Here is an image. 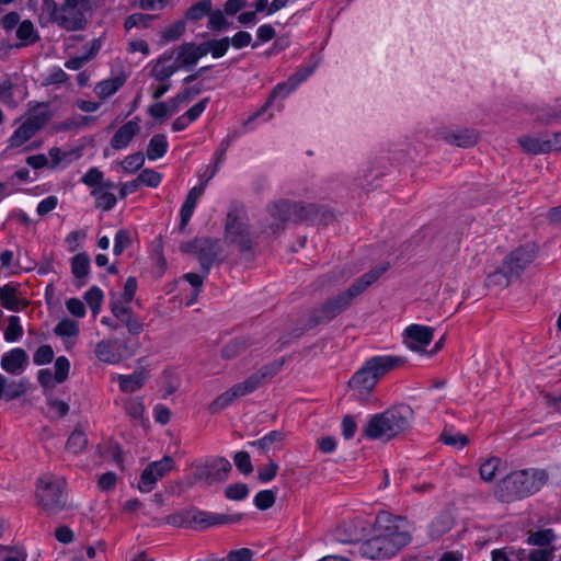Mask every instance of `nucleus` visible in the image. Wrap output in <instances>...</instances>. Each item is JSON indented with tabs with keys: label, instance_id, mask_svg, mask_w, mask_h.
<instances>
[{
	"label": "nucleus",
	"instance_id": "1",
	"mask_svg": "<svg viewBox=\"0 0 561 561\" xmlns=\"http://www.w3.org/2000/svg\"><path fill=\"white\" fill-rule=\"evenodd\" d=\"M388 264L377 266L357 278L345 291L325 300L319 308L311 311L308 320L310 328L328 323L350 308L352 301L362 295L386 271Z\"/></svg>",
	"mask_w": 561,
	"mask_h": 561
},
{
	"label": "nucleus",
	"instance_id": "2",
	"mask_svg": "<svg viewBox=\"0 0 561 561\" xmlns=\"http://www.w3.org/2000/svg\"><path fill=\"white\" fill-rule=\"evenodd\" d=\"M548 478L543 469L514 471L497 483L495 492L500 501L510 503L538 492L548 482Z\"/></svg>",
	"mask_w": 561,
	"mask_h": 561
},
{
	"label": "nucleus",
	"instance_id": "3",
	"mask_svg": "<svg viewBox=\"0 0 561 561\" xmlns=\"http://www.w3.org/2000/svg\"><path fill=\"white\" fill-rule=\"evenodd\" d=\"M412 416L413 410L410 407H392L369 419L364 428L365 436L388 442L409 428Z\"/></svg>",
	"mask_w": 561,
	"mask_h": 561
},
{
	"label": "nucleus",
	"instance_id": "4",
	"mask_svg": "<svg viewBox=\"0 0 561 561\" xmlns=\"http://www.w3.org/2000/svg\"><path fill=\"white\" fill-rule=\"evenodd\" d=\"M284 358L276 359L262 366L241 382L233 385L227 391L219 394L208 407L211 414H216L229 407L234 400L254 392L262 383L272 379L282 369Z\"/></svg>",
	"mask_w": 561,
	"mask_h": 561
},
{
	"label": "nucleus",
	"instance_id": "5",
	"mask_svg": "<svg viewBox=\"0 0 561 561\" xmlns=\"http://www.w3.org/2000/svg\"><path fill=\"white\" fill-rule=\"evenodd\" d=\"M266 228L273 233L282 232L288 222H301L313 219L319 214V207L291 201H279L267 207Z\"/></svg>",
	"mask_w": 561,
	"mask_h": 561
},
{
	"label": "nucleus",
	"instance_id": "6",
	"mask_svg": "<svg viewBox=\"0 0 561 561\" xmlns=\"http://www.w3.org/2000/svg\"><path fill=\"white\" fill-rule=\"evenodd\" d=\"M91 12L69 2L62 1L58 7L54 0H44L41 20L45 16L47 22H54L68 32L82 31L88 25L87 15Z\"/></svg>",
	"mask_w": 561,
	"mask_h": 561
},
{
	"label": "nucleus",
	"instance_id": "7",
	"mask_svg": "<svg viewBox=\"0 0 561 561\" xmlns=\"http://www.w3.org/2000/svg\"><path fill=\"white\" fill-rule=\"evenodd\" d=\"M373 531L382 533L399 552L412 541L414 526L404 516L382 511L375 518Z\"/></svg>",
	"mask_w": 561,
	"mask_h": 561
},
{
	"label": "nucleus",
	"instance_id": "8",
	"mask_svg": "<svg viewBox=\"0 0 561 561\" xmlns=\"http://www.w3.org/2000/svg\"><path fill=\"white\" fill-rule=\"evenodd\" d=\"M66 480L51 473L43 474L36 486L38 505L47 514H56L66 507Z\"/></svg>",
	"mask_w": 561,
	"mask_h": 561
},
{
	"label": "nucleus",
	"instance_id": "9",
	"mask_svg": "<svg viewBox=\"0 0 561 561\" xmlns=\"http://www.w3.org/2000/svg\"><path fill=\"white\" fill-rule=\"evenodd\" d=\"M225 241L236 245L240 252H250L253 241L250 233L249 219L242 208H232L225 225Z\"/></svg>",
	"mask_w": 561,
	"mask_h": 561
},
{
	"label": "nucleus",
	"instance_id": "10",
	"mask_svg": "<svg viewBox=\"0 0 561 561\" xmlns=\"http://www.w3.org/2000/svg\"><path fill=\"white\" fill-rule=\"evenodd\" d=\"M180 250L186 254H193L198 260L205 275H207L221 253L219 239L208 237L195 238L192 241L183 242Z\"/></svg>",
	"mask_w": 561,
	"mask_h": 561
},
{
	"label": "nucleus",
	"instance_id": "11",
	"mask_svg": "<svg viewBox=\"0 0 561 561\" xmlns=\"http://www.w3.org/2000/svg\"><path fill=\"white\" fill-rule=\"evenodd\" d=\"M539 247L534 242H528L516 247L510 251L503 259L502 264L508 275L515 279H520L524 272L537 259Z\"/></svg>",
	"mask_w": 561,
	"mask_h": 561
},
{
	"label": "nucleus",
	"instance_id": "12",
	"mask_svg": "<svg viewBox=\"0 0 561 561\" xmlns=\"http://www.w3.org/2000/svg\"><path fill=\"white\" fill-rule=\"evenodd\" d=\"M174 468V460L170 456H164L158 461L150 462L141 472L138 489L142 493L151 492L157 482L164 478Z\"/></svg>",
	"mask_w": 561,
	"mask_h": 561
},
{
	"label": "nucleus",
	"instance_id": "13",
	"mask_svg": "<svg viewBox=\"0 0 561 561\" xmlns=\"http://www.w3.org/2000/svg\"><path fill=\"white\" fill-rule=\"evenodd\" d=\"M359 553L368 559H387L398 553L392 546L391 540L378 531H373V536L359 545Z\"/></svg>",
	"mask_w": 561,
	"mask_h": 561
},
{
	"label": "nucleus",
	"instance_id": "14",
	"mask_svg": "<svg viewBox=\"0 0 561 561\" xmlns=\"http://www.w3.org/2000/svg\"><path fill=\"white\" fill-rule=\"evenodd\" d=\"M436 136L445 142L459 147L471 148L479 141V133L472 128H450L439 127L435 131Z\"/></svg>",
	"mask_w": 561,
	"mask_h": 561
},
{
	"label": "nucleus",
	"instance_id": "15",
	"mask_svg": "<svg viewBox=\"0 0 561 561\" xmlns=\"http://www.w3.org/2000/svg\"><path fill=\"white\" fill-rule=\"evenodd\" d=\"M434 336V329L421 324H411L402 333L403 343L413 352L423 353L431 344Z\"/></svg>",
	"mask_w": 561,
	"mask_h": 561
},
{
	"label": "nucleus",
	"instance_id": "16",
	"mask_svg": "<svg viewBox=\"0 0 561 561\" xmlns=\"http://www.w3.org/2000/svg\"><path fill=\"white\" fill-rule=\"evenodd\" d=\"M375 378L379 381L387 374L405 365L407 359L397 355H376L364 362Z\"/></svg>",
	"mask_w": 561,
	"mask_h": 561
},
{
	"label": "nucleus",
	"instance_id": "17",
	"mask_svg": "<svg viewBox=\"0 0 561 561\" xmlns=\"http://www.w3.org/2000/svg\"><path fill=\"white\" fill-rule=\"evenodd\" d=\"M375 378L379 381L387 374L405 365L407 359L397 355H376L364 362Z\"/></svg>",
	"mask_w": 561,
	"mask_h": 561
},
{
	"label": "nucleus",
	"instance_id": "18",
	"mask_svg": "<svg viewBox=\"0 0 561 561\" xmlns=\"http://www.w3.org/2000/svg\"><path fill=\"white\" fill-rule=\"evenodd\" d=\"M377 383L378 380L365 363H363L347 382L348 387L360 396L370 394Z\"/></svg>",
	"mask_w": 561,
	"mask_h": 561
},
{
	"label": "nucleus",
	"instance_id": "19",
	"mask_svg": "<svg viewBox=\"0 0 561 561\" xmlns=\"http://www.w3.org/2000/svg\"><path fill=\"white\" fill-rule=\"evenodd\" d=\"M0 365L8 374L20 375L28 365V355L23 348H13L3 354Z\"/></svg>",
	"mask_w": 561,
	"mask_h": 561
},
{
	"label": "nucleus",
	"instance_id": "20",
	"mask_svg": "<svg viewBox=\"0 0 561 561\" xmlns=\"http://www.w3.org/2000/svg\"><path fill=\"white\" fill-rule=\"evenodd\" d=\"M206 182L207 181L202 183L199 186H195V187L191 188V191L188 192V194L185 198L184 204L182 205L181 213H180L181 222L179 226V230L182 233L185 232V227L188 224V221L193 215L197 199L203 195V193L205 191Z\"/></svg>",
	"mask_w": 561,
	"mask_h": 561
},
{
	"label": "nucleus",
	"instance_id": "21",
	"mask_svg": "<svg viewBox=\"0 0 561 561\" xmlns=\"http://www.w3.org/2000/svg\"><path fill=\"white\" fill-rule=\"evenodd\" d=\"M139 130L140 126L137 121H129L125 123L112 137L111 146L116 150L124 149L139 133Z\"/></svg>",
	"mask_w": 561,
	"mask_h": 561
},
{
	"label": "nucleus",
	"instance_id": "22",
	"mask_svg": "<svg viewBox=\"0 0 561 561\" xmlns=\"http://www.w3.org/2000/svg\"><path fill=\"white\" fill-rule=\"evenodd\" d=\"M172 58L173 53H164L152 66L150 73L157 81L168 82L169 78L179 70V66L169 64Z\"/></svg>",
	"mask_w": 561,
	"mask_h": 561
},
{
	"label": "nucleus",
	"instance_id": "23",
	"mask_svg": "<svg viewBox=\"0 0 561 561\" xmlns=\"http://www.w3.org/2000/svg\"><path fill=\"white\" fill-rule=\"evenodd\" d=\"M173 55L175 54V65L180 68H191L197 64L198 56L194 50V43H185L180 45L176 49H174Z\"/></svg>",
	"mask_w": 561,
	"mask_h": 561
},
{
	"label": "nucleus",
	"instance_id": "24",
	"mask_svg": "<svg viewBox=\"0 0 561 561\" xmlns=\"http://www.w3.org/2000/svg\"><path fill=\"white\" fill-rule=\"evenodd\" d=\"M517 141L526 153L534 156L550 153V146L547 144V139L525 135L519 137Z\"/></svg>",
	"mask_w": 561,
	"mask_h": 561
},
{
	"label": "nucleus",
	"instance_id": "25",
	"mask_svg": "<svg viewBox=\"0 0 561 561\" xmlns=\"http://www.w3.org/2000/svg\"><path fill=\"white\" fill-rule=\"evenodd\" d=\"M124 83V77L110 78L99 82L94 88V92L100 99L104 100L116 93Z\"/></svg>",
	"mask_w": 561,
	"mask_h": 561
},
{
	"label": "nucleus",
	"instance_id": "26",
	"mask_svg": "<svg viewBox=\"0 0 561 561\" xmlns=\"http://www.w3.org/2000/svg\"><path fill=\"white\" fill-rule=\"evenodd\" d=\"M515 278L508 275L506 268L502 265L500 268L490 273L485 278V286L490 288H507Z\"/></svg>",
	"mask_w": 561,
	"mask_h": 561
},
{
	"label": "nucleus",
	"instance_id": "27",
	"mask_svg": "<svg viewBox=\"0 0 561 561\" xmlns=\"http://www.w3.org/2000/svg\"><path fill=\"white\" fill-rule=\"evenodd\" d=\"M145 375L142 373H134L131 375H119V389L126 393H133L145 385Z\"/></svg>",
	"mask_w": 561,
	"mask_h": 561
},
{
	"label": "nucleus",
	"instance_id": "28",
	"mask_svg": "<svg viewBox=\"0 0 561 561\" xmlns=\"http://www.w3.org/2000/svg\"><path fill=\"white\" fill-rule=\"evenodd\" d=\"M96 357L107 364H116L121 362V354L113 347L108 341H101L95 346Z\"/></svg>",
	"mask_w": 561,
	"mask_h": 561
},
{
	"label": "nucleus",
	"instance_id": "29",
	"mask_svg": "<svg viewBox=\"0 0 561 561\" xmlns=\"http://www.w3.org/2000/svg\"><path fill=\"white\" fill-rule=\"evenodd\" d=\"M249 346L250 344L247 340L234 339L221 348L220 355L224 359L230 360L243 354Z\"/></svg>",
	"mask_w": 561,
	"mask_h": 561
},
{
	"label": "nucleus",
	"instance_id": "30",
	"mask_svg": "<svg viewBox=\"0 0 561 561\" xmlns=\"http://www.w3.org/2000/svg\"><path fill=\"white\" fill-rule=\"evenodd\" d=\"M49 118L50 116L48 111L44 106L38 105L27 113L24 122H26L37 133L47 124Z\"/></svg>",
	"mask_w": 561,
	"mask_h": 561
},
{
	"label": "nucleus",
	"instance_id": "31",
	"mask_svg": "<svg viewBox=\"0 0 561 561\" xmlns=\"http://www.w3.org/2000/svg\"><path fill=\"white\" fill-rule=\"evenodd\" d=\"M168 149V141L164 135H154L147 147L146 154L149 160H156L165 154Z\"/></svg>",
	"mask_w": 561,
	"mask_h": 561
},
{
	"label": "nucleus",
	"instance_id": "32",
	"mask_svg": "<svg viewBox=\"0 0 561 561\" xmlns=\"http://www.w3.org/2000/svg\"><path fill=\"white\" fill-rule=\"evenodd\" d=\"M36 134L35 129L32 128L26 122H23L19 128L12 134L9 139L10 148H18L30 140Z\"/></svg>",
	"mask_w": 561,
	"mask_h": 561
},
{
	"label": "nucleus",
	"instance_id": "33",
	"mask_svg": "<svg viewBox=\"0 0 561 561\" xmlns=\"http://www.w3.org/2000/svg\"><path fill=\"white\" fill-rule=\"evenodd\" d=\"M242 514L234 515H207L205 513H198L195 516V520L205 524L206 526L217 524H231L241 520Z\"/></svg>",
	"mask_w": 561,
	"mask_h": 561
},
{
	"label": "nucleus",
	"instance_id": "34",
	"mask_svg": "<svg viewBox=\"0 0 561 561\" xmlns=\"http://www.w3.org/2000/svg\"><path fill=\"white\" fill-rule=\"evenodd\" d=\"M16 37L21 41L22 45L34 44L39 38L30 20H24L19 24L16 28Z\"/></svg>",
	"mask_w": 561,
	"mask_h": 561
},
{
	"label": "nucleus",
	"instance_id": "35",
	"mask_svg": "<svg viewBox=\"0 0 561 561\" xmlns=\"http://www.w3.org/2000/svg\"><path fill=\"white\" fill-rule=\"evenodd\" d=\"M0 302L5 309L19 311L20 300L16 297V288L11 285L0 287Z\"/></svg>",
	"mask_w": 561,
	"mask_h": 561
},
{
	"label": "nucleus",
	"instance_id": "36",
	"mask_svg": "<svg viewBox=\"0 0 561 561\" xmlns=\"http://www.w3.org/2000/svg\"><path fill=\"white\" fill-rule=\"evenodd\" d=\"M453 520L448 514L438 515L430 525L432 538H439L450 530Z\"/></svg>",
	"mask_w": 561,
	"mask_h": 561
},
{
	"label": "nucleus",
	"instance_id": "37",
	"mask_svg": "<svg viewBox=\"0 0 561 561\" xmlns=\"http://www.w3.org/2000/svg\"><path fill=\"white\" fill-rule=\"evenodd\" d=\"M501 459L499 457L488 458L479 468V474L484 482H492L499 471Z\"/></svg>",
	"mask_w": 561,
	"mask_h": 561
},
{
	"label": "nucleus",
	"instance_id": "38",
	"mask_svg": "<svg viewBox=\"0 0 561 561\" xmlns=\"http://www.w3.org/2000/svg\"><path fill=\"white\" fill-rule=\"evenodd\" d=\"M194 481L204 482L206 485H211L213 483L219 482L215 469H213L211 461L209 463L196 466Z\"/></svg>",
	"mask_w": 561,
	"mask_h": 561
},
{
	"label": "nucleus",
	"instance_id": "39",
	"mask_svg": "<svg viewBox=\"0 0 561 561\" xmlns=\"http://www.w3.org/2000/svg\"><path fill=\"white\" fill-rule=\"evenodd\" d=\"M213 9L211 0H199L190 7L185 13V18L191 21H199L205 15H208Z\"/></svg>",
	"mask_w": 561,
	"mask_h": 561
},
{
	"label": "nucleus",
	"instance_id": "40",
	"mask_svg": "<svg viewBox=\"0 0 561 561\" xmlns=\"http://www.w3.org/2000/svg\"><path fill=\"white\" fill-rule=\"evenodd\" d=\"M90 270V259L87 253L76 254L71 260V271L76 278H84Z\"/></svg>",
	"mask_w": 561,
	"mask_h": 561
},
{
	"label": "nucleus",
	"instance_id": "41",
	"mask_svg": "<svg viewBox=\"0 0 561 561\" xmlns=\"http://www.w3.org/2000/svg\"><path fill=\"white\" fill-rule=\"evenodd\" d=\"M92 195L95 196V206L104 211L112 209L116 205V197L113 193L103 188H94Z\"/></svg>",
	"mask_w": 561,
	"mask_h": 561
},
{
	"label": "nucleus",
	"instance_id": "42",
	"mask_svg": "<svg viewBox=\"0 0 561 561\" xmlns=\"http://www.w3.org/2000/svg\"><path fill=\"white\" fill-rule=\"evenodd\" d=\"M285 438V435L283 432L279 431H272L268 434H266L264 437L251 442L250 445L259 448L261 451L265 453L270 449L271 445L275 443H280Z\"/></svg>",
	"mask_w": 561,
	"mask_h": 561
},
{
	"label": "nucleus",
	"instance_id": "43",
	"mask_svg": "<svg viewBox=\"0 0 561 561\" xmlns=\"http://www.w3.org/2000/svg\"><path fill=\"white\" fill-rule=\"evenodd\" d=\"M87 444L88 439L85 434L80 430H75L68 437L66 448L70 453L79 454L85 448Z\"/></svg>",
	"mask_w": 561,
	"mask_h": 561
},
{
	"label": "nucleus",
	"instance_id": "44",
	"mask_svg": "<svg viewBox=\"0 0 561 561\" xmlns=\"http://www.w3.org/2000/svg\"><path fill=\"white\" fill-rule=\"evenodd\" d=\"M556 539V534L552 529L547 528L542 530H538L535 533H530L527 539V542L531 546H548Z\"/></svg>",
	"mask_w": 561,
	"mask_h": 561
},
{
	"label": "nucleus",
	"instance_id": "45",
	"mask_svg": "<svg viewBox=\"0 0 561 561\" xmlns=\"http://www.w3.org/2000/svg\"><path fill=\"white\" fill-rule=\"evenodd\" d=\"M54 333L60 337H72L79 334V324L71 319L61 320L54 329Z\"/></svg>",
	"mask_w": 561,
	"mask_h": 561
},
{
	"label": "nucleus",
	"instance_id": "46",
	"mask_svg": "<svg viewBox=\"0 0 561 561\" xmlns=\"http://www.w3.org/2000/svg\"><path fill=\"white\" fill-rule=\"evenodd\" d=\"M124 410L130 417L141 420L145 412V405L140 398H128L124 401Z\"/></svg>",
	"mask_w": 561,
	"mask_h": 561
},
{
	"label": "nucleus",
	"instance_id": "47",
	"mask_svg": "<svg viewBox=\"0 0 561 561\" xmlns=\"http://www.w3.org/2000/svg\"><path fill=\"white\" fill-rule=\"evenodd\" d=\"M23 334L22 325L20 324V319L16 316H10L8 318V327L4 331V339L7 342H14L19 340Z\"/></svg>",
	"mask_w": 561,
	"mask_h": 561
},
{
	"label": "nucleus",
	"instance_id": "48",
	"mask_svg": "<svg viewBox=\"0 0 561 561\" xmlns=\"http://www.w3.org/2000/svg\"><path fill=\"white\" fill-rule=\"evenodd\" d=\"M275 501H276V491H274V490H263V491H260L254 496V505L261 511L271 508L275 504Z\"/></svg>",
	"mask_w": 561,
	"mask_h": 561
},
{
	"label": "nucleus",
	"instance_id": "49",
	"mask_svg": "<svg viewBox=\"0 0 561 561\" xmlns=\"http://www.w3.org/2000/svg\"><path fill=\"white\" fill-rule=\"evenodd\" d=\"M84 299L94 314L99 313L103 301L102 290L93 286L84 295Z\"/></svg>",
	"mask_w": 561,
	"mask_h": 561
},
{
	"label": "nucleus",
	"instance_id": "50",
	"mask_svg": "<svg viewBox=\"0 0 561 561\" xmlns=\"http://www.w3.org/2000/svg\"><path fill=\"white\" fill-rule=\"evenodd\" d=\"M154 19L153 15L144 13H134L125 19L124 27L129 31L133 27L141 26L148 27L150 22Z\"/></svg>",
	"mask_w": 561,
	"mask_h": 561
},
{
	"label": "nucleus",
	"instance_id": "51",
	"mask_svg": "<svg viewBox=\"0 0 561 561\" xmlns=\"http://www.w3.org/2000/svg\"><path fill=\"white\" fill-rule=\"evenodd\" d=\"M55 374L54 379L56 382L61 383L68 378L69 369H70V363L67 357L59 356L55 360Z\"/></svg>",
	"mask_w": 561,
	"mask_h": 561
},
{
	"label": "nucleus",
	"instance_id": "52",
	"mask_svg": "<svg viewBox=\"0 0 561 561\" xmlns=\"http://www.w3.org/2000/svg\"><path fill=\"white\" fill-rule=\"evenodd\" d=\"M161 179V174L152 169L142 170L137 178L139 185L142 184L150 187H157L160 184Z\"/></svg>",
	"mask_w": 561,
	"mask_h": 561
},
{
	"label": "nucleus",
	"instance_id": "53",
	"mask_svg": "<svg viewBox=\"0 0 561 561\" xmlns=\"http://www.w3.org/2000/svg\"><path fill=\"white\" fill-rule=\"evenodd\" d=\"M145 162V157L141 152L129 154L122 162L125 172L133 173L139 170Z\"/></svg>",
	"mask_w": 561,
	"mask_h": 561
},
{
	"label": "nucleus",
	"instance_id": "54",
	"mask_svg": "<svg viewBox=\"0 0 561 561\" xmlns=\"http://www.w3.org/2000/svg\"><path fill=\"white\" fill-rule=\"evenodd\" d=\"M184 31H185L184 22L178 21V22L173 23L172 25L168 26L162 32V39L164 42H167V43L168 42H174V41L179 39L182 36Z\"/></svg>",
	"mask_w": 561,
	"mask_h": 561
},
{
	"label": "nucleus",
	"instance_id": "55",
	"mask_svg": "<svg viewBox=\"0 0 561 561\" xmlns=\"http://www.w3.org/2000/svg\"><path fill=\"white\" fill-rule=\"evenodd\" d=\"M54 358V351L50 345L39 346L33 355V362L35 365L42 366L49 364Z\"/></svg>",
	"mask_w": 561,
	"mask_h": 561
},
{
	"label": "nucleus",
	"instance_id": "56",
	"mask_svg": "<svg viewBox=\"0 0 561 561\" xmlns=\"http://www.w3.org/2000/svg\"><path fill=\"white\" fill-rule=\"evenodd\" d=\"M234 465L243 474H250L253 471L250 455L247 451H238L234 455Z\"/></svg>",
	"mask_w": 561,
	"mask_h": 561
},
{
	"label": "nucleus",
	"instance_id": "57",
	"mask_svg": "<svg viewBox=\"0 0 561 561\" xmlns=\"http://www.w3.org/2000/svg\"><path fill=\"white\" fill-rule=\"evenodd\" d=\"M225 494L230 500L240 501L249 494V489L244 483L230 484L226 488Z\"/></svg>",
	"mask_w": 561,
	"mask_h": 561
},
{
	"label": "nucleus",
	"instance_id": "58",
	"mask_svg": "<svg viewBox=\"0 0 561 561\" xmlns=\"http://www.w3.org/2000/svg\"><path fill=\"white\" fill-rule=\"evenodd\" d=\"M148 113L153 118L167 119L174 112H171L170 103L158 102L148 108Z\"/></svg>",
	"mask_w": 561,
	"mask_h": 561
},
{
	"label": "nucleus",
	"instance_id": "59",
	"mask_svg": "<svg viewBox=\"0 0 561 561\" xmlns=\"http://www.w3.org/2000/svg\"><path fill=\"white\" fill-rule=\"evenodd\" d=\"M278 471V465L274 460H270L264 467L257 470V479L261 482H270L273 480Z\"/></svg>",
	"mask_w": 561,
	"mask_h": 561
},
{
	"label": "nucleus",
	"instance_id": "60",
	"mask_svg": "<svg viewBox=\"0 0 561 561\" xmlns=\"http://www.w3.org/2000/svg\"><path fill=\"white\" fill-rule=\"evenodd\" d=\"M131 243L130 236L126 230H118L114 239V254L119 255Z\"/></svg>",
	"mask_w": 561,
	"mask_h": 561
},
{
	"label": "nucleus",
	"instance_id": "61",
	"mask_svg": "<svg viewBox=\"0 0 561 561\" xmlns=\"http://www.w3.org/2000/svg\"><path fill=\"white\" fill-rule=\"evenodd\" d=\"M119 321L127 328L128 332L133 335H138L144 330L142 323L136 317H134L133 312H129Z\"/></svg>",
	"mask_w": 561,
	"mask_h": 561
},
{
	"label": "nucleus",
	"instance_id": "62",
	"mask_svg": "<svg viewBox=\"0 0 561 561\" xmlns=\"http://www.w3.org/2000/svg\"><path fill=\"white\" fill-rule=\"evenodd\" d=\"M254 552L249 548H241L228 552L225 561H252Z\"/></svg>",
	"mask_w": 561,
	"mask_h": 561
},
{
	"label": "nucleus",
	"instance_id": "63",
	"mask_svg": "<svg viewBox=\"0 0 561 561\" xmlns=\"http://www.w3.org/2000/svg\"><path fill=\"white\" fill-rule=\"evenodd\" d=\"M57 205H58V197L55 195H50L39 202V204L37 205L36 211H37L38 216L44 217L47 214H49L50 211H53L57 207Z\"/></svg>",
	"mask_w": 561,
	"mask_h": 561
},
{
	"label": "nucleus",
	"instance_id": "64",
	"mask_svg": "<svg viewBox=\"0 0 561 561\" xmlns=\"http://www.w3.org/2000/svg\"><path fill=\"white\" fill-rule=\"evenodd\" d=\"M554 548L537 549L528 552L529 561H552Z\"/></svg>",
	"mask_w": 561,
	"mask_h": 561
}]
</instances>
